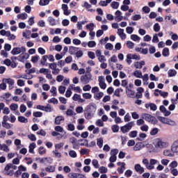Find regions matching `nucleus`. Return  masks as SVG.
I'll return each instance as SVG.
<instances>
[{"mask_svg": "<svg viewBox=\"0 0 178 178\" xmlns=\"http://www.w3.org/2000/svg\"><path fill=\"white\" fill-rule=\"evenodd\" d=\"M6 81H3V82L0 84V91L1 90H2L3 91H5V90H6Z\"/></svg>", "mask_w": 178, "mask_h": 178, "instance_id": "obj_53", "label": "nucleus"}, {"mask_svg": "<svg viewBox=\"0 0 178 178\" xmlns=\"http://www.w3.org/2000/svg\"><path fill=\"white\" fill-rule=\"evenodd\" d=\"M169 162L170 161L167 159H163L161 161V165H163L164 166H168V165H169Z\"/></svg>", "mask_w": 178, "mask_h": 178, "instance_id": "obj_56", "label": "nucleus"}, {"mask_svg": "<svg viewBox=\"0 0 178 178\" xmlns=\"http://www.w3.org/2000/svg\"><path fill=\"white\" fill-rule=\"evenodd\" d=\"M47 21L51 26H56V20L54 17H49Z\"/></svg>", "mask_w": 178, "mask_h": 178, "instance_id": "obj_25", "label": "nucleus"}, {"mask_svg": "<svg viewBox=\"0 0 178 178\" xmlns=\"http://www.w3.org/2000/svg\"><path fill=\"white\" fill-rule=\"evenodd\" d=\"M153 29L155 33H159V31H161V25H159L158 23H156L153 26Z\"/></svg>", "mask_w": 178, "mask_h": 178, "instance_id": "obj_39", "label": "nucleus"}, {"mask_svg": "<svg viewBox=\"0 0 178 178\" xmlns=\"http://www.w3.org/2000/svg\"><path fill=\"white\" fill-rule=\"evenodd\" d=\"M144 145H143V143L139 142L137 143L135 146L134 147V151H141L143 148H144Z\"/></svg>", "mask_w": 178, "mask_h": 178, "instance_id": "obj_16", "label": "nucleus"}, {"mask_svg": "<svg viewBox=\"0 0 178 178\" xmlns=\"http://www.w3.org/2000/svg\"><path fill=\"white\" fill-rule=\"evenodd\" d=\"M177 166H178V163L176 161H173L169 165V168H170L171 169H175V168H177Z\"/></svg>", "mask_w": 178, "mask_h": 178, "instance_id": "obj_41", "label": "nucleus"}, {"mask_svg": "<svg viewBox=\"0 0 178 178\" xmlns=\"http://www.w3.org/2000/svg\"><path fill=\"white\" fill-rule=\"evenodd\" d=\"M159 133V129L158 128H153L150 131L151 136H156Z\"/></svg>", "mask_w": 178, "mask_h": 178, "instance_id": "obj_49", "label": "nucleus"}, {"mask_svg": "<svg viewBox=\"0 0 178 178\" xmlns=\"http://www.w3.org/2000/svg\"><path fill=\"white\" fill-rule=\"evenodd\" d=\"M134 169L136 172L140 173V175H143V173H144L145 172L144 168L141 167V165L140 164H136L134 166Z\"/></svg>", "mask_w": 178, "mask_h": 178, "instance_id": "obj_13", "label": "nucleus"}, {"mask_svg": "<svg viewBox=\"0 0 178 178\" xmlns=\"http://www.w3.org/2000/svg\"><path fill=\"white\" fill-rule=\"evenodd\" d=\"M133 76L136 77V79H143V72L140 70H135L133 72Z\"/></svg>", "mask_w": 178, "mask_h": 178, "instance_id": "obj_19", "label": "nucleus"}, {"mask_svg": "<svg viewBox=\"0 0 178 178\" xmlns=\"http://www.w3.org/2000/svg\"><path fill=\"white\" fill-rule=\"evenodd\" d=\"M105 48L106 49H108V51H112V49H113V44H112L111 43H107L105 45Z\"/></svg>", "mask_w": 178, "mask_h": 178, "instance_id": "obj_62", "label": "nucleus"}, {"mask_svg": "<svg viewBox=\"0 0 178 178\" xmlns=\"http://www.w3.org/2000/svg\"><path fill=\"white\" fill-rule=\"evenodd\" d=\"M62 120H65V117L64 116H58L55 119V124H60V122H62Z\"/></svg>", "mask_w": 178, "mask_h": 178, "instance_id": "obj_28", "label": "nucleus"}, {"mask_svg": "<svg viewBox=\"0 0 178 178\" xmlns=\"http://www.w3.org/2000/svg\"><path fill=\"white\" fill-rule=\"evenodd\" d=\"M27 17L28 15H27V13H26L18 14L17 15V19H21L22 20H26V19H27Z\"/></svg>", "mask_w": 178, "mask_h": 178, "instance_id": "obj_29", "label": "nucleus"}, {"mask_svg": "<svg viewBox=\"0 0 178 178\" xmlns=\"http://www.w3.org/2000/svg\"><path fill=\"white\" fill-rule=\"evenodd\" d=\"M131 40H132V41H140V38L138 35L133 34L131 35Z\"/></svg>", "mask_w": 178, "mask_h": 178, "instance_id": "obj_52", "label": "nucleus"}, {"mask_svg": "<svg viewBox=\"0 0 178 178\" xmlns=\"http://www.w3.org/2000/svg\"><path fill=\"white\" fill-rule=\"evenodd\" d=\"M176 74H177V72H176L175 70H168V76L170 77H174V76H176Z\"/></svg>", "mask_w": 178, "mask_h": 178, "instance_id": "obj_43", "label": "nucleus"}, {"mask_svg": "<svg viewBox=\"0 0 178 178\" xmlns=\"http://www.w3.org/2000/svg\"><path fill=\"white\" fill-rule=\"evenodd\" d=\"M142 118L146 122H149V123H152V124H156L158 123V120H156V118L148 114V113H143L142 114Z\"/></svg>", "mask_w": 178, "mask_h": 178, "instance_id": "obj_3", "label": "nucleus"}, {"mask_svg": "<svg viewBox=\"0 0 178 178\" xmlns=\"http://www.w3.org/2000/svg\"><path fill=\"white\" fill-rule=\"evenodd\" d=\"M78 49L79 47L71 46L69 47V54H70V55H76Z\"/></svg>", "mask_w": 178, "mask_h": 178, "instance_id": "obj_18", "label": "nucleus"}, {"mask_svg": "<svg viewBox=\"0 0 178 178\" xmlns=\"http://www.w3.org/2000/svg\"><path fill=\"white\" fill-rule=\"evenodd\" d=\"M29 58H30V54L24 52L18 56L17 60H19V62L24 63V61L27 60Z\"/></svg>", "mask_w": 178, "mask_h": 178, "instance_id": "obj_7", "label": "nucleus"}, {"mask_svg": "<svg viewBox=\"0 0 178 178\" xmlns=\"http://www.w3.org/2000/svg\"><path fill=\"white\" fill-rule=\"evenodd\" d=\"M142 79L144 86H148V80H149V76H148V74H145L143 76Z\"/></svg>", "mask_w": 178, "mask_h": 178, "instance_id": "obj_21", "label": "nucleus"}, {"mask_svg": "<svg viewBox=\"0 0 178 178\" xmlns=\"http://www.w3.org/2000/svg\"><path fill=\"white\" fill-rule=\"evenodd\" d=\"M73 101H76L79 102L80 104H83V102H85L86 100L81 98V96L79 94H74L72 97Z\"/></svg>", "mask_w": 178, "mask_h": 178, "instance_id": "obj_11", "label": "nucleus"}, {"mask_svg": "<svg viewBox=\"0 0 178 178\" xmlns=\"http://www.w3.org/2000/svg\"><path fill=\"white\" fill-rule=\"evenodd\" d=\"M18 122H19L20 123H27L29 120L24 116H19L18 117Z\"/></svg>", "mask_w": 178, "mask_h": 178, "instance_id": "obj_38", "label": "nucleus"}, {"mask_svg": "<svg viewBox=\"0 0 178 178\" xmlns=\"http://www.w3.org/2000/svg\"><path fill=\"white\" fill-rule=\"evenodd\" d=\"M140 130H141L142 131H145V132H147V131H148V130H149V127H148V125H147V124H143V125H142V126L140 127Z\"/></svg>", "mask_w": 178, "mask_h": 178, "instance_id": "obj_54", "label": "nucleus"}, {"mask_svg": "<svg viewBox=\"0 0 178 178\" xmlns=\"http://www.w3.org/2000/svg\"><path fill=\"white\" fill-rule=\"evenodd\" d=\"M82 97L85 99H91V98H92V95L90 93H83Z\"/></svg>", "mask_w": 178, "mask_h": 178, "instance_id": "obj_50", "label": "nucleus"}, {"mask_svg": "<svg viewBox=\"0 0 178 178\" xmlns=\"http://www.w3.org/2000/svg\"><path fill=\"white\" fill-rule=\"evenodd\" d=\"M39 5L40 6H47V5H49V0H40Z\"/></svg>", "mask_w": 178, "mask_h": 178, "instance_id": "obj_35", "label": "nucleus"}, {"mask_svg": "<svg viewBox=\"0 0 178 178\" xmlns=\"http://www.w3.org/2000/svg\"><path fill=\"white\" fill-rule=\"evenodd\" d=\"M163 56H169V49L168 47H165L163 49Z\"/></svg>", "mask_w": 178, "mask_h": 178, "instance_id": "obj_58", "label": "nucleus"}, {"mask_svg": "<svg viewBox=\"0 0 178 178\" xmlns=\"http://www.w3.org/2000/svg\"><path fill=\"white\" fill-rule=\"evenodd\" d=\"M126 45L129 49H133V48H134V43L130 40L127 42Z\"/></svg>", "mask_w": 178, "mask_h": 178, "instance_id": "obj_42", "label": "nucleus"}, {"mask_svg": "<svg viewBox=\"0 0 178 178\" xmlns=\"http://www.w3.org/2000/svg\"><path fill=\"white\" fill-rule=\"evenodd\" d=\"M79 173H76V172H70L68 174V177L70 178H77V175Z\"/></svg>", "mask_w": 178, "mask_h": 178, "instance_id": "obj_64", "label": "nucleus"}, {"mask_svg": "<svg viewBox=\"0 0 178 178\" xmlns=\"http://www.w3.org/2000/svg\"><path fill=\"white\" fill-rule=\"evenodd\" d=\"M92 164L95 168V169H99V163L98 162V160L93 159L92 161Z\"/></svg>", "mask_w": 178, "mask_h": 178, "instance_id": "obj_33", "label": "nucleus"}, {"mask_svg": "<svg viewBox=\"0 0 178 178\" xmlns=\"http://www.w3.org/2000/svg\"><path fill=\"white\" fill-rule=\"evenodd\" d=\"M65 91H66V87H65L63 86H60L58 88V92L60 94H65Z\"/></svg>", "mask_w": 178, "mask_h": 178, "instance_id": "obj_59", "label": "nucleus"}, {"mask_svg": "<svg viewBox=\"0 0 178 178\" xmlns=\"http://www.w3.org/2000/svg\"><path fill=\"white\" fill-rule=\"evenodd\" d=\"M121 168H118V173H123L124 172V170H126V163H121Z\"/></svg>", "mask_w": 178, "mask_h": 178, "instance_id": "obj_32", "label": "nucleus"}, {"mask_svg": "<svg viewBox=\"0 0 178 178\" xmlns=\"http://www.w3.org/2000/svg\"><path fill=\"white\" fill-rule=\"evenodd\" d=\"M3 81H6V83L8 84V89L13 90V86H15V80L10 78L3 79Z\"/></svg>", "mask_w": 178, "mask_h": 178, "instance_id": "obj_8", "label": "nucleus"}, {"mask_svg": "<svg viewBox=\"0 0 178 178\" xmlns=\"http://www.w3.org/2000/svg\"><path fill=\"white\" fill-rule=\"evenodd\" d=\"M35 148V143H33L29 145V152L30 154H34V149Z\"/></svg>", "mask_w": 178, "mask_h": 178, "instance_id": "obj_44", "label": "nucleus"}, {"mask_svg": "<svg viewBox=\"0 0 178 178\" xmlns=\"http://www.w3.org/2000/svg\"><path fill=\"white\" fill-rule=\"evenodd\" d=\"M26 47L22 46L20 47H14L11 51L12 55H20V54L26 52Z\"/></svg>", "mask_w": 178, "mask_h": 178, "instance_id": "obj_6", "label": "nucleus"}, {"mask_svg": "<svg viewBox=\"0 0 178 178\" xmlns=\"http://www.w3.org/2000/svg\"><path fill=\"white\" fill-rule=\"evenodd\" d=\"M95 113L90 112V111H86L85 112V118L88 120H90V119H92L94 118V115Z\"/></svg>", "mask_w": 178, "mask_h": 178, "instance_id": "obj_20", "label": "nucleus"}, {"mask_svg": "<svg viewBox=\"0 0 178 178\" xmlns=\"http://www.w3.org/2000/svg\"><path fill=\"white\" fill-rule=\"evenodd\" d=\"M53 154L56 158H58V159L62 158V154L60 152H58V151L56 149L53 151Z\"/></svg>", "mask_w": 178, "mask_h": 178, "instance_id": "obj_45", "label": "nucleus"}, {"mask_svg": "<svg viewBox=\"0 0 178 178\" xmlns=\"http://www.w3.org/2000/svg\"><path fill=\"white\" fill-rule=\"evenodd\" d=\"M153 145L154 148L150 150V152H159L160 151H162V149L170 147V144L169 142L163 140L161 138H157L153 143Z\"/></svg>", "mask_w": 178, "mask_h": 178, "instance_id": "obj_1", "label": "nucleus"}, {"mask_svg": "<svg viewBox=\"0 0 178 178\" xmlns=\"http://www.w3.org/2000/svg\"><path fill=\"white\" fill-rule=\"evenodd\" d=\"M88 69L90 68H87L88 73L81 76V81L83 84H88V83H90V81H91L92 79V75L91 74V73H90V72H91V70H88Z\"/></svg>", "mask_w": 178, "mask_h": 178, "instance_id": "obj_2", "label": "nucleus"}, {"mask_svg": "<svg viewBox=\"0 0 178 178\" xmlns=\"http://www.w3.org/2000/svg\"><path fill=\"white\" fill-rule=\"evenodd\" d=\"M171 151L174 153L178 152V141H175L171 146Z\"/></svg>", "mask_w": 178, "mask_h": 178, "instance_id": "obj_17", "label": "nucleus"}, {"mask_svg": "<svg viewBox=\"0 0 178 178\" xmlns=\"http://www.w3.org/2000/svg\"><path fill=\"white\" fill-rule=\"evenodd\" d=\"M8 40L9 41H12L13 40H15L16 39V35L10 33V31H8V33H7V35H6Z\"/></svg>", "mask_w": 178, "mask_h": 178, "instance_id": "obj_27", "label": "nucleus"}, {"mask_svg": "<svg viewBox=\"0 0 178 178\" xmlns=\"http://www.w3.org/2000/svg\"><path fill=\"white\" fill-rule=\"evenodd\" d=\"M111 129L113 133H118L119 131V127L117 124L113 125Z\"/></svg>", "mask_w": 178, "mask_h": 178, "instance_id": "obj_63", "label": "nucleus"}, {"mask_svg": "<svg viewBox=\"0 0 178 178\" xmlns=\"http://www.w3.org/2000/svg\"><path fill=\"white\" fill-rule=\"evenodd\" d=\"M99 86L100 88L102 90H105L106 88V83H105V78L103 76H99Z\"/></svg>", "mask_w": 178, "mask_h": 178, "instance_id": "obj_9", "label": "nucleus"}, {"mask_svg": "<svg viewBox=\"0 0 178 178\" xmlns=\"http://www.w3.org/2000/svg\"><path fill=\"white\" fill-rule=\"evenodd\" d=\"M159 122L161 123H163L164 124H169V126H176V122L169 119L166 118L165 117H159L158 118Z\"/></svg>", "mask_w": 178, "mask_h": 178, "instance_id": "obj_5", "label": "nucleus"}, {"mask_svg": "<svg viewBox=\"0 0 178 178\" xmlns=\"http://www.w3.org/2000/svg\"><path fill=\"white\" fill-rule=\"evenodd\" d=\"M127 58H128V59H136V60H140V57L139 56H137V54H129L127 55Z\"/></svg>", "mask_w": 178, "mask_h": 178, "instance_id": "obj_23", "label": "nucleus"}, {"mask_svg": "<svg viewBox=\"0 0 178 178\" xmlns=\"http://www.w3.org/2000/svg\"><path fill=\"white\" fill-rule=\"evenodd\" d=\"M145 65V61L140 60L134 63V67L136 69H143V67Z\"/></svg>", "mask_w": 178, "mask_h": 178, "instance_id": "obj_14", "label": "nucleus"}, {"mask_svg": "<svg viewBox=\"0 0 178 178\" xmlns=\"http://www.w3.org/2000/svg\"><path fill=\"white\" fill-rule=\"evenodd\" d=\"M163 154L164 156H169V157L173 156V154L172 153V151L170 149H164Z\"/></svg>", "mask_w": 178, "mask_h": 178, "instance_id": "obj_26", "label": "nucleus"}, {"mask_svg": "<svg viewBox=\"0 0 178 178\" xmlns=\"http://www.w3.org/2000/svg\"><path fill=\"white\" fill-rule=\"evenodd\" d=\"M45 170H46V172L52 173V172H55V166L49 165L45 168Z\"/></svg>", "mask_w": 178, "mask_h": 178, "instance_id": "obj_37", "label": "nucleus"}, {"mask_svg": "<svg viewBox=\"0 0 178 178\" xmlns=\"http://www.w3.org/2000/svg\"><path fill=\"white\" fill-rule=\"evenodd\" d=\"M1 151H3L4 152H9V147H8L6 144H3Z\"/></svg>", "mask_w": 178, "mask_h": 178, "instance_id": "obj_57", "label": "nucleus"}, {"mask_svg": "<svg viewBox=\"0 0 178 178\" xmlns=\"http://www.w3.org/2000/svg\"><path fill=\"white\" fill-rule=\"evenodd\" d=\"M68 154L70 158H73V159L77 158V152H76V151L74 150H72V149L70 150Z\"/></svg>", "mask_w": 178, "mask_h": 178, "instance_id": "obj_31", "label": "nucleus"}, {"mask_svg": "<svg viewBox=\"0 0 178 178\" xmlns=\"http://www.w3.org/2000/svg\"><path fill=\"white\" fill-rule=\"evenodd\" d=\"M137 134H138V131H131L129 132V136L131 138H136V137H137Z\"/></svg>", "mask_w": 178, "mask_h": 178, "instance_id": "obj_34", "label": "nucleus"}, {"mask_svg": "<svg viewBox=\"0 0 178 178\" xmlns=\"http://www.w3.org/2000/svg\"><path fill=\"white\" fill-rule=\"evenodd\" d=\"M99 172H100V173H106L108 172V168L106 167L102 166L99 168Z\"/></svg>", "mask_w": 178, "mask_h": 178, "instance_id": "obj_60", "label": "nucleus"}, {"mask_svg": "<svg viewBox=\"0 0 178 178\" xmlns=\"http://www.w3.org/2000/svg\"><path fill=\"white\" fill-rule=\"evenodd\" d=\"M118 153H119V150L118 149H113L110 152V155L111 156H116V155H118Z\"/></svg>", "mask_w": 178, "mask_h": 178, "instance_id": "obj_48", "label": "nucleus"}, {"mask_svg": "<svg viewBox=\"0 0 178 178\" xmlns=\"http://www.w3.org/2000/svg\"><path fill=\"white\" fill-rule=\"evenodd\" d=\"M75 129L74 124L72 123L67 124V130H69V131H74Z\"/></svg>", "mask_w": 178, "mask_h": 178, "instance_id": "obj_51", "label": "nucleus"}, {"mask_svg": "<svg viewBox=\"0 0 178 178\" xmlns=\"http://www.w3.org/2000/svg\"><path fill=\"white\" fill-rule=\"evenodd\" d=\"M61 9L63 10V13L65 16H69V15H70V10L67 4H62Z\"/></svg>", "mask_w": 178, "mask_h": 178, "instance_id": "obj_12", "label": "nucleus"}, {"mask_svg": "<svg viewBox=\"0 0 178 178\" xmlns=\"http://www.w3.org/2000/svg\"><path fill=\"white\" fill-rule=\"evenodd\" d=\"M147 138V134L144 133H140L139 137L136 138L138 141H143L144 139Z\"/></svg>", "mask_w": 178, "mask_h": 178, "instance_id": "obj_30", "label": "nucleus"}, {"mask_svg": "<svg viewBox=\"0 0 178 178\" xmlns=\"http://www.w3.org/2000/svg\"><path fill=\"white\" fill-rule=\"evenodd\" d=\"M10 109L11 111H17V109H19V105L17 104H11L10 106Z\"/></svg>", "mask_w": 178, "mask_h": 178, "instance_id": "obj_47", "label": "nucleus"}, {"mask_svg": "<svg viewBox=\"0 0 178 178\" xmlns=\"http://www.w3.org/2000/svg\"><path fill=\"white\" fill-rule=\"evenodd\" d=\"M97 145L99 148H102V146L104 145V139L102 138H99L97 140Z\"/></svg>", "mask_w": 178, "mask_h": 178, "instance_id": "obj_36", "label": "nucleus"}, {"mask_svg": "<svg viewBox=\"0 0 178 178\" xmlns=\"http://www.w3.org/2000/svg\"><path fill=\"white\" fill-rule=\"evenodd\" d=\"M102 97H104V92H97V93H95L94 95L95 99H97V101H99Z\"/></svg>", "mask_w": 178, "mask_h": 178, "instance_id": "obj_24", "label": "nucleus"}, {"mask_svg": "<svg viewBox=\"0 0 178 178\" xmlns=\"http://www.w3.org/2000/svg\"><path fill=\"white\" fill-rule=\"evenodd\" d=\"M134 126V121H131L128 122L127 124H125L123 127H121V131L124 134H126V133H129L131 129H133Z\"/></svg>", "mask_w": 178, "mask_h": 178, "instance_id": "obj_4", "label": "nucleus"}, {"mask_svg": "<svg viewBox=\"0 0 178 178\" xmlns=\"http://www.w3.org/2000/svg\"><path fill=\"white\" fill-rule=\"evenodd\" d=\"M117 34L120 37L121 40H126L127 38V35L124 33V29H118Z\"/></svg>", "mask_w": 178, "mask_h": 178, "instance_id": "obj_10", "label": "nucleus"}, {"mask_svg": "<svg viewBox=\"0 0 178 178\" xmlns=\"http://www.w3.org/2000/svg\"><path fill=\"white\" fill-rule=\"evenodd\" d=\"M126 93L128 97H130L131 98L134 97V91L131 90V89H130L129 87L126 88Z\"/></svg>", "mask_w": 178, "mask_h": 178, "instance_id": "obj_22", "label": "nucleus"}, {"mask_svg": "<svg viewBox=\"0 0 178 178\" xmlns=\"http://www.w3.org/2000/svg\"><path fill=\"white\" fill-rule=\"evenodd\" d=\"M96 111H97V108L95 107V106L92 104H89L88 106H87L86 109V112H92L93 113H95Z\"/></svg>", "mask_w": 178, "mask_h": 178, "instance_id": "obj_15", "label": "nucleus"}, {"mask_svg": "<svg viewBox=\"0 0 178 178\" xmlns=\"http://www.w3.org/2000/svg\"><path fill=\"white\" fill-rule=\"evenodd\" d=\"M39 60L40 56H35L32 57L31 62H33V63H37V62H38Z\"/></svg>", "mask_w": 178, "mask_h": 178, "instance_id": "obj_61", "label": "nucleus"}, {"mask_svg": "<svg viewBox=\"0 0 178 178\" xmlns=\"http://www.w3.org/2000/svg\"><path fill=\"white\" fill-rule=\"evenodd\" d=\"M94 23H90L89 24L86 25L87 30H89V31H93L94 30Z\"/></svg>", "mask_w": 178, "mask_h": 178, "instance_id": "obj_55", "label": "nucleus"}, {"mask_svg": "<svg viewBox=\"0 0 178 178\" xmlns=\"http://www.w3.org/2000/svg\"><path fill=\"white\" fill-rule=\"evenodd\" d=\"M119 2L118 1H113L111 3V8H113V9H118V8H119Z\"/></svg>", "mask_w": 178, "mask_h": 178, "instance_id": "obj_46", "label": "nucleus"}, {"mask_svg": "<svg viewBox=\"0 0 178 178\" xmlns=\"http://www.w3.org/2000/svg\"><path fill=\"white\" fill-rule=\"evenodd\" d=\"M130 120H131V116L130 113H127L124 117V121L125 123H127V122H130Z\"/></svg>", "mask_w": 178, "mask_h": 178, "instance_id": "obj_40", "label": "nucleus"}]
</instances>
